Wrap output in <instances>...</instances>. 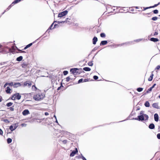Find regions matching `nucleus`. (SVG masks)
I'll list each match as a JSON object with an SVG mask.
<instances>
[{
	"label": "nucleus",
	"instance_id": "nucleus-1",
	"mask_svg": "<svg viewBox=\"0 0 160 160\" xmlns=\"http://www.w3.org/2000/svg\"><path fill=\"white\" fill-rule=\"evenodd\" d=\"M138 119H135L136 120L139 121L146 120L148 119V116L143 113V112L142 111L141 112L140 115L138 116Z\"/></svg>",
	"mask_w": 160,
	"mask_h": 160
},
{
	"label": "nucleus",
	"instance_id": "nucleus-2",
	"mask_svg": "<svg viewBox=\"0 0 160 160\" xmlns=\"http://www.w3.org/2000/svg\"><path fill=\"white\" fill-rule=\"evenodd\" d=\"M45 97V95L41 92L35 95L33 97V98L36 100L39 101Z\"/></svg>",
	"mask_w": 160,
	"mask_h": 160
},
{
	"label": "nucleus",
	"instance_id": "nucleus-3",
	"mask_svg": "<svg viewBox=\"0 0 160 160\" xmlns=\"http://www.w3.org/2000/svg\"><path fill=\"white\" fill-rule=\"evenodd\" d=\"M81 71V69L77 68H72L70 70V72L74 75L79 74Z\"/></svg>",
	"mask_w": 160,
	"mask_h": 160
},
{
	"label": "nucleus",
	"instance_id": "nucleus-4",
	"mask_svg": "<svg viewBox=\"0 0 160 160\" xmlns=\"http://www.w3.org/2000/svg\"><path fill=\"white\" fill-rule=\"evenodd\" d=\"M21 98V96L18 93H17L14 94L12 97V99L15 100L16 99L19 100Z\"/></svg>",
	"mask_w": 160,
	"mask_h": 160
},
{
	"label": "nucleus",
	"instance_id": "nucleus-5",
	"mask_svg": "<svg viewBox=\"0 0 160 160\" xmlns=\"http://www.w3.org/2000/svg\"><path fill=\"white\" fill-rule=\"evenodd\" d=\"M68 13V11L67 10L61 12L59 13L58 14V17L61 18L66 15Z\"/></svg>",
	"mask_w": 160,
	"mask_h": 160
},
{
	"label": "nucleus",
	"instance_id": "nucleus-6",
	"mask_svg": "<svg viewBox=\"0 0 160 160\" xmlns=\"http://www.w3.org/2000/svg\"><path fill=\"white\" fill-rule=\"evenodd\" d=\"M18 127V125L17 124H13L10 126L9 128L11 131H13L15 130Z\"/></svg>",
	"mask_w": 160,
	"mask_h": 160
},
{
	"label": "nucleus",
	"instance_id": "nucleus-7",
	"mask_svg": "<svg viewBox=\"0 0 160 160\" xmlns=\"http://www.w3.org/2000/svg\"><path fill=\"white\" fill-rule=\"evenodd\" d=\"M31 85V82L30 81H27L25 82L23 84L24 87H30Z\"/></svg>",
	"mask_w": 160,
	"mask_h": 160
},
{
	"label": "nucleus",
	"instance_id": "nucleus-8",
	"mask_svg": "<svg viewBox=\"0 0 160 160\" xmlns=\"http://www.w3.org/2000/svg\"><path fill=\"white\" fill-rule=\"evenodd\" d=\"M29 112L28 109H25L22 112V114L25 116L29 114Z\"/></svg>",
	"mask_w": 160,
	"mask_h": 160
},
{
	"label": "nucleus",
	"instance_id": "nucleus-9",
	"mask_svg": "<svg viewBox=\"0 0 160 160\" xmlns=\"http://www.w3.org/2000/svg\"><path fill=\"white\" fill-rule=\"evenodd\" d=\"M78 152L77 149L76 148L75 150L73 151L70 154V156L71 157H73L74 156L75 154L76 153Z\"/></svg>",
	"mask_w": 160,
	"mask_h": 160
},
{
	"label": "nucleus",
	"instance_id": "nucleus-10",
	"mask_svg": "<svg viewBox=\"0 0 160 160\" xmlns=\"http://www.w3.org/2000/svg\"><path fill=\"white\" fill-rule=\"evenodd\" d=\"M154 120L156 122L158 121V115L157 113H155L154 115Z\"/></svg>",
	"mask_w": 160,
	"mask_h": 160
},
{
	"label": "nucleus",
	"instance_id": "nucleus-11",
	"mask_svg": "<svg viewBox=\"0 0 160 160\" xmlns=\"http://www.w3.org/2000/svg\"><path fill=\"white\" fill-rule=\"evenodd\" d=\"M21 86V84L19 82H17L14 83L13 85V87L14 88H17L18 87L20 86Z\"/></svg>",
	"mask_w": 160,
	"mask_h": 160
},
{
	"label": "nucleus",
	"instance_id": "nucleus-12",
	"mask_svg": "<svg viewBox=\"0 0 160 160\" xmlns=\"http://www.w3.org/2000/svg\"><path fill=\"white\" fill-rule=\"evenodd\" d=\"M152 106L155 108L159 109V108L158 103H154L152 104Z\"/></svg>",
	"mask_w": 160,
	"mask_h": 160
},
{
	"label": "nucleus",
	"instance_id": "nucleus-13",
	"mask_svg": "<svg viewBox=\"0 0 160 160\" xmlns=\"http://www.w3.org/2000/svg\"><path fill=\"white\" fill-rule=\"evenodd\" d=\"M6 89H7L6 90V92L7 93H11L10 91L11 90V89L10 88H9V87H7Z\"/></svg>",
	"mask_w": 160,
	"mask_h": 160
},
{
	"label": "nucleus",
	"instance_id": "nucleus-14",
	"mask_svg": "<svg viewBox=\"0 0 160 160\" xmlns=\"http://www.w3.org/2000/svg\"><path fill=\"white\" fill-rule=\"evenodd\" d=\"M150 40L152 41H153L154 42H158L159 41L158 39L157 38H151Z\"/></svg>",
	"mask_w": 160,
	"mask_h": 160
},
{
	"label": "nucleus",
	"instance_id": "nucleus-15",
	"mask_svg": "<svg viewBox=\"0 0 160 160\" xmlns=\"http://www.w3.org/2000/svg\"><path fill=\"white\" fill-rule=\"evenodd\" d=\"M98 41V38L97 37H95L93 39V44H95Z\"/></svg>",
	"mask_w": 160,
	"mask_h": 160
},
{
	"label": "nucleus",
	"instance_id": "nucleus-16",
	"mask_svg": "<svg viewBox=\"0 0 160 160\" xmlns=\"http://www.w3.org/2000/svg\"><path fill=\"white\" fill-rule=\"evenodd\" d=\"M153 74L152 73L150 77H149V78H148V80L150 81H151L153 79Z\"/></svg>",
	"mask_w": 160,
	"mask_h": 160
},
{
	"label": "nucleus",
	"instance_id": "nucleus-17",
	"mask_svg": "<svg viewBox=\"0 0 160 160\" xmlns=\"http://www.w3.org/2000/svg\"><path fill=\"white\" fill-rule=\"evenodd\" d=\"M108 43V42L107 41H102L101 43H100V45H105L106 44Z\"/></svg>",
	"mask_w": 160,
	"mask_h": 160
},
{
	"label": "nucleus",
	"instance_id": "nucleus-18",
	"mask_svg": "<svg viewBox=\"0 0 160 160\" xmlns=\"http://www.w3.org/2000/svg\"><path fill=\"white\" fill-rule=\"evenodd\" d=\"M155 126L152 123L150 124L149 128L151 129H153L154 128Z\"/></svg>",
	"mask_w": 160,
	"mask_h": 160
},
{
	"label": "nucleus",
	"instance_id": "nucleus-19",
	"mask_svg": "<svg viewBox=\"0 0 160 160\" xmlns=\"http://www.w3.org/2000/svg\"><path fill=\"white\" fill-rule=\"evenodd\" d=\"M144 105L146 107H149L150 106V104L149 102L148 101L146 102L144 104Z\"/></svg>",
	"mask_w": 160,
	"mask_h": 160
},
{
	"label": "nucleus",
	"instance_id": "nucleus-20",
	"mask_svg": "<svg viewBox=\"0 0 160 160\" xmlns=\"http://www.w3.org/2000/svg\"><path fill=\"white\" fill-rule=\"evenodd\" d=\"M83 70L86 71H90L91 70V69L88 67H85L83 68Z\"/></svg>",
	"mask_w": 160,
	"mask_h": 160
},
{
	"label": "nucleus",
	"instance_id": "nucleus-21",
	"mask_svg": "<svg viewBox=\"0 0 160 160\" xmlns=\"http://www.w3.org/2000/svg\"><path fill=\"white\" fill-rule=\"evenodd\" d=\"M7 142L8 143H10L12 141V140L11 138H8V139H7Z\"/></svg>",
	"mask_w": 160,
	"mask_h": 160
},
{
	"label": "nucleus",
	"instance_id": "nucleus-22",
	"mask_svg": "<svg viewBox=\"0 0 160 160\" xmlns=\"http://www.w3.org/2000/svg\"><path fill=\"white\" fill-rule=\"evenodd\" d=\"M21 0H15L12 3V4H16L18 2H19L20 1H21Z\"/></svg>",
	"mask_w": 160,
	"mask_h": 160
},
{
	"label": "nucleus",
	"instance_id": "nucleus-23",
	"mask_svg": "<svg viewBox=\"0 0 160 160\" xmlns=\"http://www.w3.org/2000/svg\"><path fill=\"white\" fill-rule=\"evenodd\" d=\"M13 103L11 102H9L7 104V106L8 107H10L12 105Z\"/></svg>",
	"mask_w": 160,
	"mask_h": 160
},
{
	"label": "nucleus",
	"instance_id": "nucleus-24",
	"mask_svg": "<svg viewBox=\"0 0 160 160\" xmlns=\"http://www.w3.org/2000/svg\"><path fill=\"white\" fill-rule=\"evenodd\" d=\"M68 19V18H67L66 19V20L65 21H58V22H58V23H64V22H67V20Z\"/></svg>",
	"mask_w": 160,
	"mask_h": 160
},
{
	"label": "nucleus",
	"instance_id": "nucleus-25",
	"mask_svg": "<svg viewBox=\"0 0 160 160\" xmlns=\"http://www.w3.org/2000/svg\"><path fill=\"white\" fill-rule=\"evenodd\" d=\"M143 88H138L137 89V90L138 92H140L141 91H142V90H143Z\"/></svg>",
	"mask_w": 160,
	"mask_h": 160
},
{
	"label": "nucleus",
	"instance_id": "nucleus-26",
	"mask_svg": "<svg viewBox=\"0 0 160 160\" xmlns=\"http://www.w3.org/2000/svg\"><path fill=\"white\" fill-rule=\"evenodd\" d=\"M23 59L22 57L20 56L17 58L16 60H22Z\"/></svg>",
	"mask_w": 160,
	"mask_h": 160
},
{
	"label": "nucleus",
	"instance_id": "nucleus-27",
	"mask_svg": "<svg viewBox=\"0 0 160 160\" xmlns=\"http://www.w3.org/2000/svg\"><path fill=\"white\" fill-rule=\"evenodd\" d=\"M159 4V3L158 4H155L154 5V6H153V7H147L146 8H145V9H148V8H152V7H156Z\"/></svg>",
	"mask_w": 160,
	"mask_h": 160
},
{
	"label": "nucleus",
	"instance_id": "nucleus-28",
	"mask_svg": "<svg viewBox=\"0 0 160 160\" xmlns=\"http://www.w3.org/2000/svg\"><path fill=\"white\" fill-rule=\"evenodd\" d=\"M100 36L104 38L105 37V35L104 33H102L100 34Z\"/></svg>",
	"mask_w": 160,
	"mask_h": 160
},
{
	"label": "nucleus",
	"instance_id": "nucleus-29",
	"mask_svg": "<svg viewBox=\"0 0 160 160\" xmlns=\"http://www.w3.org/2000/svg\"><path fill=\"white\" fill-rule=\"evenodd\" d=\"M158 19V18L157 17H154L152 18V20L153 21H156Z\"/></svg>",
	"mask_w": 160,
	"mask_h": 160
},
{
	"label": "nucleus",
	"instance_id": "nucleus-30",
	"mask_svg": "<svg viewBox=\"0 0 160 160\" xmlns=\"http://www.w3.org/2000/svg\"><path fill=\"white\" fill-rule=\"evenodd\" d=\"M63 73L64 75H66L68 74V72L67 71H64L63 72Z\"/></svg>",
	"mask_w": 160,
	"mask_h": 160
},
{
	"label": "nucleus",
	"instance_id": "nucleus-31",
	"mask_svg": "<svg viewBox=\"0 0 160 160\" xmlns=\"http://www.w3.org/2000/svg\"><path fill=\"white\" fill-rule=\"evenodd\" d=\"M83 82V78H81L80 79H79L78 81V83H80L82 82Z\"/></svg>",
	"mask_w": 160,
	"mask_h": 160
},
{
	"label": "nucleus",
	"instance_id": "nucleus-32",
	"mask_svg": "<svg viewBox=\"0 0 160 160\" xmlns=\"http://www.w3.org/2000/svg\"><path fill=\"white\" fill-rule=\"evenodd\" d=\"M88 64L89 66H92L93 65V64L92 63V62H90L88 63Z\"/></svg>",
	"mask_w": 160,
	"mask_h": 160
},
{
	"label": "nucleus",
	"instance_id": "nucleus-33",
	"mask_svg": "<svg viewBox=\"0 0 160 160\" xmlns=\"http://www.w3.org/2000/svg\"><path fill=\"white\" fill-rule=\"evenodd\" d=\"M8 85H9L10 86H13V83L12 82H11L10 83H8Z\"/></svg>",
	"mask_w": 160,
	"mask_h": 160
},
{
	"label": "nucleus",
	"instance_id": "nucleus-34",
	"mask_svg": "<svg viewBox=\"0 0 160 160\" xmlns=\"http://www.w3.org/2000/svg\"><path fill=\"white\" fill-rule=\"evenodd\" d=\"M70 78L69 77H68L66 78V81L67 82H68L69 81Z\"/></svg>",
	"mask_w": 160,
	"mask_h": 160
},
{
	"label": "nucleus",
	"instance_id": "nucleus-35",
	"mask_svg": "<svg viewBox=\"0 0 160 160\" xmlns=\"http://www.w3.org/2000/svg\"><path fill=\"white\" fill-rule=\"evenodd\" d=\"M153 12L155 14L158 13V11L157 10H155L153 11Z\"/></svg>",
	"mask_w": 160,
	"mask_h": 160
},
{
	"label": "nucleus",
	"instance_id": "nucleus-36",
	"mask_svg": "<svg viewBox=\"0 0 160 160\" xmlns=\"http://www.w3.org/2000/svg\"><path fill=\"white\" fill-rule=\"evenodd\" d=\"M93 78L95 80H97L98 78V77L97 76H93Z\"/></svg>",
	"mask_w": 160,
	"mask_h": 160
},
{
	"label": "nucleus",
	"instance_id": "nucleus-37",
	"mask_svg": "<svg viewBox=\"0 0 160 160\" xmlns=\"http://www.w3.org/2000/svg\"><path fill=\"white\" fill-rule=\"evenodd\" d=\"M152 89V87H151L148 89V90L147 91V92L148 93V91H151Z\"/></svg>",
	"mask_w": 160,
	"mask_h": 160
},
{
	"label": "nucleus",
	"instance_id": "nucleus-38",
	"mask_svg": "<svg viewBox=\"0 0 160 160\" xmlns=\"http://www.w3.org/2000/svg\"><path fill=\"white\" fill-rule=\"evenodd\" d=\"M157 137L158 139H160V133H158L157 135Z\"/></svg>",
	"mask_w": 160,
	"mask_h": 160
},
{
	"label": "nucleus",
	"instance_id": "nucleus-39",
	"mask_svg": "<svg viewBox=\"0 0 160 160\" xmlns=\"http://www.w3.org/2000/svg\"><path fill=\"white\" fill-rule=\"evenodd\" d=\"M160 68V65H158L155 68V69H157L158 70Z\"/></svg>",
	"mask_w": 160,
	"mask_h": 160
},
{
	"label": "nucleus",
	"instance_id": "nucleus-40",
	"mask_svg": "<svg viewBox=\"0 0 160 160\" xmlns=\"http://www.w3.org/2000/svg\"><path fill=\"white\" fill-rule=\"evenodd\" d=\"M4 121L6 122L9 123V121L7 119L4 120Z\"/></svg>",
	"mask_w": 160,
	"mask_h": 160
},
{
	"label": "nucleus",
	"instance_id": "nucleus-41",
	"mask_svg": "<svg viewBox=\"0 0 160 160\" xmlns=\"http://www.w3.org/2000/svg\"><path fill=\"white\" fill-rule=\"evenodd\" d=\"M3 134V132L2 130L0 128V135H2Z\"/></svg>",
	"mask_w": 160,
	"mask_h": 160
},
{
	"label": "nucleus",
	"instance_id": "nucleus-42",
	"mask_svg": "<svg viewBox=\"0 0 160 160\" xmlns=\"http://www.w3.org/2000/svg\"><path fill=\"white\" fill-rule=\"evenodd\" d=\"M32 45V43H30L27 45V47H28V48L30 47Z\"/></svg>",
	"mask_w": 160,
	"mask_h": 160
},
{
	"label": "nucleus",
	"instance_id": "nucleus-43",
	"mask_svg": "<svg viewBox=\"0 0 160 160\" xmlns=\"http://www.w3.org/2000/svg\"><path fill=\"white\" fill-rule=\"evenodd\" d=\"M10 109L11 111H13L14 110V108L12 107H11L10 108Z\"/></svg>",
	"mask_w": 160,
	"mask_h": 160
},
{
	"label": "nucleus",
	"instance_id": "nucleus-44",
	"mask_svg": "<svg viewBox=\"0 0 160 160\" xmlns=\"http://www.w3.org/2000/svg\"><path fill=\"white\" fill-rule=\"evenodd\" d=\"M67 140H65L62 141V142L63 143L65 144L67 143Z\"/></svg>",
	"mask_w": 160,
	"mask_h": 160
},
{
	"label": "nucleus",
	"instance_id": "nucleus-45",
	"mask_svg": "<svg viewBox=\"0 0 160 160\" xmlns=\"http://www.w3.org/2000/svg\"><path fill=\"white\" fill-rule=\"evenodd\" d=\"M83 82H86L88 81V80L87 79H83Z\"/></svg>",
	"mask_w": 160,
	"mask_h": 160
},
{
	"label": "nucleus",
	"instance_id": "nucleus-46",
	"mask_svg": "<svg viewBox=\"0 0 160 160\" xmlns=\"http://www.w3.org/2000/svg\"><path fill=\"white\" fill-rule=\"evenodd\" d=\"M158 32H155L154 34V35H157L158 34Z\"/></svg>",
	"mask_w": 160,
	"mask_h": 160
},
{
	"label": "nucleus",
	"instance_id": "nucleus-47",
	"mask_svg": "<svg viewBox=\"0 0 160 160\" xmlns=\"http://www.w3.org/2000/svg\"><path fill=\"white\" fill-rule=\"evenodd\" d=\"M2 101V97L0 96V102H1Z\"/></svg>",
	"mask_w": 160,
	"mask_h": 160
},
{
	"label": "nucleus",
	"instance_id": "nucleus-48",
	"mask_svg": "<svg viewBox=\"0 0 160 160\" xmlns=\"http://www.w3.org/2000/svg\"><path fill=\"white\" fill-rule=\"evenodd\" d=\"M21 126H22V127H23V126H26V124H24V123H22L21 124Z\"/></svg>",
	"mask_w": 160,
	"mask_h": 160
},
{
	"label": "nucleus",
	"instance_id": "nucleus-49",
	"mask_svg": "<svg viewBox=\"0 0 160 160\" xmlns=\"http://www.w3.org/2000/svg\"><path fill=\"white\" fill-rule=\"evenodd\" d=\"M8 83H6L4 85V88L6 87V86L8 85Z\"/></svg>",
	"mask_w": 160,
	"mask_h": 160
},
{
	"label": "nucleus",
	"instance_id": "nucleus-50",
	"mask_svg": "<svg viewBox=\"0 0 160 160\" xmlns=\"http://www.w3.org/2000/svg\"><path fill=\"white\" fill-rule=\"evenodd\" d=\"M156 85V84H154V85L151 87L152 88H153Z\"/></svg>",
	"mask_w": 160,
	"mask_h": 160
},
{
	"label": "nucleus",
	"instance_id": "nucleus-51",
	"mask_svg": "<svg viewBox=\"0 0 160 160\" xmlns=\"http://www.w3.org/2000/svg\"><path fill=\"white\" fill-rule=\"evenodd\" d=\"M53 23H52V24L51 25V26H50V27H49V29H51V28L52 27V26L53 25Z\"/></svg>",
	"mask_w": 160,
	"mask_h": 160
},
{
	"label": "nucleus",
	"instance_id": "nucleus-52",
	"mask_svg": "<svg viewBox=\"0 0 160 160\" xmlns=\"http://www.w3.org/2000/svg\"><path fill=\"white\" fill-rule=\"evenodd\" d=\"M48 114H48V112H45V115H46V116H47V115H48Z\"/></svg>",
	"mask_w": 160,
	"mask_h": 160
},
{
	"label": "nucleus",
	"instance_id": "nucleus-53",
	"mask_svg": "<svg viewBox=\"0 0 160 160\" xmlns=\"http://www.w3.org/2000/svg\"><path fill=\"white\" fill-rule=\"evenodd\" d=\"M35 88V89H36V87L35 86H34V85H33V86H32V88L33 89V88Z\"/></svg>",
	"mask_w": 160,
	"mask_h": 160
},
{
	"label": "nucleus",
	"instance_id": "nucleus-54",
	"mask_svg": "<svg viewBox=\"0 0 160 160\" xmlns=\"http://www.w3.org/2000/svg\"><path fill=\"white\" fill-rule=\"evenodd\" d=\"M82 159L83 160H87L83 156L82 157Z\"/></svg>",
	"mask_w": 160,
	"mask_h": 160
},
{
	"label": "nucleus",
	"instance_id": "nucleus-55",
	"mask_svg": "<svg viewBox=\"0 0 160 160\" xmlns=\"http://www.w3.org/2000/svg\"><path fill=\"white\" fill-rule=\"evenodd\" d=\"M28 48V47H27V46L26 47H25L24 48V49H27V48Z\"/></svg>",
	"mask_w": 160,
	"mask_h": 160
},
{
	"label": "nucleus",
	"instance_id": "nucleus-56",
	"mask_svg": "<svg viewBox=\"0 0 160 160\" xmlns=\"http://www.w3.org/2000/svg\"><path fill=\"white\" fill-rule=\"evenodd\" d=\"M56 122H57V123H58V122L57 120V119H56Z\"/></svg>",
	"mask_w": 160,
	"mask_h": 160
},
{
	"label": "nucleus",
	"instance_id": "nucleus-57",
	"mask_svg": "<svg viewBox=\"0 0 160 160\" xmlns=\"http://www.w3.org/2000/svg\"><path fill=\"white\" fill-rule=\"evenodd\" d=\"M54 117H55V119H56L57 118H56V116L55 115H54Z\"/></svg>",
	"mask_w": 160,
	"mask_h": 160
},
{
	"label": "nucleus",
	"instance_id": "nucleus-58",
	"mask_svg": "<svg viewBox=\"0 0 160 160\" xmlns=\"http://www.w3.org/2000/svg\"><path fill=\"white\" fill-rule=\"evenodd\" d=\"M141 40V39H139V40H138L139 41H140Z\"/></svg>",
	"mask_w": 160,
	"mask_h": 160
},
{
	"label": "nucleus",
	"instance_id": "nucleus-59",
	"mask_svg": "<svg viewBox=\"0 0 160 160\" xmlns=\"http://www.w3.org/2000/svg\"><path fill=\"white\" fill-rule=\"evenodd\" d=\"M136 8H138V7H136Z\"/></svg>",
	"mask_w": 160,
	"mask_h": 160
}]
</instances>
